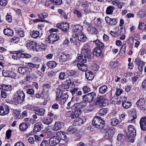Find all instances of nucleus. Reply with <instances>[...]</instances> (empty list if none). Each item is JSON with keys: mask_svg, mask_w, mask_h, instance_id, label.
Returning a JSON list of instances; mask_svg holds the SVG:
<instances>
[{"mask_svg": "<svg viewBox=\"0 0 146 146\" xmlns=\"http://www.w3.org/2000/svg\"><path fill=\"white\" fill-rule=\"evenodd\" d=\"M18 52L16 53L17 56L18 60L20 58H22V56L23 51L21 50H20L17 51Z\"/></svg>", "mask_w": 146, "mask_h": 146, "instance_id": "nucleus-59", "label": "nucleus"}, {"mask_svg": "<svg viewBox=\"0 0 146 146\" xmlns=\"http://www.w3.org/2000/svg\"><path fill=\"white\" fill-rule=\"evenodd\" d=\"M138 29L141 30H145L146 29V26L144 23L140 22L139 24Z\"/></svg>", "mask_w": 146, "mask_h": 146, "instance_id": "nucleus-49", "label": "nucleus"}, {"mask_svg": "<svg viewBox=\"0 0 146 146\" xmlns=\"http://www.w3.org/2000/svg\"><path fill=\"white\" fill-rule=\"evenodd\" d=\"M104 121L99 116L94 118L92 122L93 125L98 129L103 128L104 126Z\"/></svg>", "mask_w": 146, "mask_h": 146, "instance_id": "nucleus-5", "label": "nucleus"}, {"mask_svg": "<svg viewBox=\"0 0 146 146\" xmlns=\"http://www.w3.org/2000/svg\"><path fill=\"white\" fill-rule=\"evenodd\" d=\"M54 5L52 1L51 0H47L45 2V5L46 6L52 9H53L54 7Z\"/></svg>", "mask_w": 146, "mask_h": 146, "instance_id": "nucleus-38", "label": "nucleus"}, {"mask_svg": "<svg viewBox=\"0 0 146 146\" xmlns=\"http://www.w3.org/2000/svg\"><path fill=\"white\" fill-rule=\"evenodd\" d=\"M26 65L31 68H38L40 67L39 64H35L31 62L27 63Z\"/></svg>", "mask_w": 146, "mask_h": 146, "instance_id": "nucleus-50", "label": "nucleus"}, {"mask_svg": "<svg viewBox=\"0 0 146 146\" xmlns=\"http://www.w3.org/2000/svg\"><path fill=\"white\" fill-rule=\"evenodd\" d=\"M117 140L121 143V144L125 145L126 142L125 135L122 134H119L117 136Z\"/></svg>", "mask_w": 146, "mask_h": 146, "instance_id": "nucleus-22", "label": "nucleus"}, {"mask_svg": "<svg viewBox=\"0 0 146 146\" xmlns=\"http://www.w3.org/2000/svg\"><path fill=\"white\" fill-rule=\"evenodd\" d=\"M74 13L76 14L78 17L79 18L82 17V15L81 12L77 10H75L74 11Z\"/></svg>", "mask_w": 146, "mask_h": 146, "instance_id": "nucleus-61", "label": "nucleus"}, {"mask_svg": "<svg viewBox=\"0 0 146 146\" xmlns=\"http://www.w3.org/2000/svg\"><path fill=\"white\" fill-rule=\"evenodd\" d=\"M37 46V43L35 42L31 41L27 44V47L29 49H33V50L37 51L36 47Z\"/></svg>", "mask_w": 146, "mask_h": 146, "instance_id": "nucleus-17", "label": "nucleus"}, {"mask_svg": "<svg viewBox=\"0 0 146 146\" xmlns=\"http://www.w3.org/2000/svg\"><path fill=\"white\" fill-rule=\"evenodd\" d=\"M128 133L127 137L129 141L133 143L134 141V138L136 135V130L134 127L132 125H129L128 126Z\"/></svg>", "mask_w": 146, "mask_h": 146, "instance_id": "nucleus-4", "label": "nucleus"}, {"mask_svg": "<svg viewBox=\"0 0 146 146\" xmlns=\"http://www.w3.org/2000/svg\"><path fill=\"white\" fill-rule=\"evenodd\" d=\"M105 20L106 22L111 25H115L117 24V19H111L108 17H105Z\"/></svg>", "mask_w": 146, "mask_h": 146, "instance_id": "nucleus-23", "label": "nucleus"}, {"mask_svg": "<svg viewBox=\"0 0 146 146\" xmlns=\"http://www.w3.org/2000/svg\"><path fill=\"white\" fill-rule=\"evenodd\" d=\"M115 132V129L111 127L105 131L104 134V137L106 139H111L113 136Z\"/></svg>", "mask_w": 146, "mask_h": 146, "instance_id": "nucleus-8", "label": "nucleus"}, {"mask_svg": "<svg viewBox=\"0 0 146 146\" xmlns=\"http://www.w3.org/2000/svg\"><path fill=\"white\" fill-rule=\"evenodd\" d=\"M87 30L91 34H96L97 33V30L96 29L92 26L88 27Z\"/></svg>", "mask_w": 146, "mask_h": 146, "instance_id": "nucleus-46", "label": "nucleus"}, {"mask_svg": "<svg viewBox=\"0 0 146 146\" xmlns=\"http://www.w3.org/2000/svg\"><path fill=\"white\" fill-rule=\"evenodd\" d=\"M99 68V66L97 64L95 63L92 64L91 66L92 69L94 70H98Z\"/></svg>", "mask_w": 146, "mask_h": 146, "instance_id": "nucleus-55", "label": "nucleus"}, {"mask_svg": "<svg viewBox=\"0 0 146 146\" xmlns=\"http://www.w3.org/2000/svg\"><path fill=\"white\" fill-rule=\"evenodd\" d=\"M64 126L62 122L60 121H57L55 122L53 128V130L56 131L60 129Z\"/></svg>", "mask_w": 146, "mask_h": 146, "instance_id": "nucleus-20", "label": "nucleus"}, {"mask_svg": "<svg viewBox=\"0 0 146 146\" xmlns=\"http://www.w3.org/2000/svg\"><path fill=\"white\" fill-rule=\"evenodd\" d=\"M90 48V43H87L84 44L82 48L81 53L86 54V56H90L91 51Z\"/></svg>", "mask_w": 146, "mask_h": 146, "instance_id": "nucleus-9", "label": "nucleus"}, {"mask_svg": "<svg viewBox=\"0 0 146 146\" xmlns=\"http://www.w3.org/2000/svg\"><path fill=\"white\" fill-rule=\"evenodd\" d=\"M50 88V86L48 84H44L42 86L43 91L41 94L43 95L48 96Z\"/></svg>", "mask_w": 146, "mask_h": 146, "instance_id": "nucleus-16", "label": "nucleus"}, {"mask_svg": "<svg viewBox=\"0 0 146 146\" xmlns=\"http://www.w3.org/2000/svg\"><path fill=\"white\" fill-rule=\"evenodd\" d=\"M135 62H136L138 66H139L140 65H142L144 64L143 62L140 60L138 58H136L135 60Z\"/></svg>", "mask_w": 146, "mask_h": 146, "instance_id": "nucleus-58", "label": "nucleus"}, {"mask_svg": "<svg viewBox=\"0 0 146 146\" xmlns=\"http://www.w3.org/2000/svg\"><path fill=\"white\" fill-rule=\"evenodd\" d=\"M145 100L142 98H140L137 102L136 104L138 108L143 106L145 104Z\"/></svg>", "mask_w": 146, "mask_h": 146, "instance_id": "nucleus-33", "label": "nucleus"}, {"mask_svg": "<svg viewBox=\"0 0 146 146\" xmlns=\"http://www.w3.org/2000/svg\"><path fill=\"white\" fill-rule=\"evenodd\" d=\"M56 137L61 140L66 141L68 140V135L66 133L63 131H58L55 134Z\"/></svg>", "mask_w": 146, "mask_h": 146, "instance_id": "nucleus-12", "label": "nucleus"}, {"mask_svg": "<svg viewBox=\"0 0 146 146\" xmlns=\"http://www.w3.org/2000/svg\"><path fill=\"white\" fill-rule=\"evenodd\" d=\"M119 64L118 61L111 62L110 63V65L111 67L114 68L118 66Z\"/></svg>", "mask_w": 146, "mask_h": 146, "instance_id": "nucleus-51", "label": "nucleus"}, {"mask_svg": "<svg viewBox=\"0 0 146 146\" xmlns=\"http://www.w3.org/2000/svg\"><path fill=\"white\" fill-rule=\"evenodd\" d=\"M48 15L47 13L44 12L42 14H40L38 15V17L41 19H43L47 17Z\"/></svg>", "mask_w": 146, "mask_h": 146, "instance_id": "nucleus-53", "label": "nucleus"}, {"mask_svg": "<svg viewBox=\"0 0 146 146\" xmlns=\"http://www.w3.org/2000/svg\"><path fill=\"white\" fill-rule=\"evenodd\" d=\"M93 42H95L96 45L98 46L97 47H99V48H102L104 46V44L103 43H102L99 40H96L93 41Z\"/></svg>", "mask_w": 146, "mask_h": 146, "instance_id": "nucleus-47", "label": "nucleus"}, {"mask_svg": "<svg viewBox=\"0 0 146 146\" xmlns=\"http://www.w3.org/2000/svg\"><path fill=\"white\" fill-rule=\"evenodd\" d=\"M106 100L103 96H100L97 98L96 102L95 103V105L98 108H100L103 106L104 104L106 103Z\"/></svg>", "mask_w": 146, "mask_h": 146, "instance_id": "nucleus-10", "label": "nucleus"}, {"mask_svg": "<svg viewBox=\"0 0 146 146\" xmlns=\"http://www.w3.org/2000/svg\"><path fill=\"white\" fill-rule=\"evenodd\" d=\"M82 27L79 25H74L72 26L73 30L76 36L82 33Z\"/></svg>", "mask_w": 146, "mask_h": 146, "instance_id": "nucleus-13", "label": "nucleus"}, {"mask_svg": "<svg viewBox=\"0 0 146 146\" xmlns=\"http://www.w3.org/2000/svg\"><path fill=\"white\" fill-rule=\"evenodd\" d=\"M41 120L43 123L47 125L50 124L53 121L52 119L50 117L42 118Z\"/></svg>", "mask_w": 146, "mask_h": 146, "instance_id": "nucleus-25", "label": "nucleus"}, {"mask_svg": "<svg viewBox=\"0 0 146 146\" xmlns=\"http://www.w3.org/2000/svg\"><path fill=\"white\" fill-rule=\"evenodd\" d=\"M86 54H83V55H80L78 57V60L80 62L82 63H85L87 62V58H89L90 57V56H86Z\"/></svg>", "mask_w": 146, "mask_h": 146, "instance_id": "nucleus-24", "label": "nucleus"}, {"mask_svg": "<svg viewBox=\"0 0 146 146\" xmlns=\"http://www.w3.org/2000/svg\"><path fill=\"white\" fill-rule=\"evenodd\" d=\"M85 76L86 78L89 80H92L94 77V75L91 71L86 72Z\"/></svg>", "mask_w": 146, "mask_h": 146, "instance_id": "nucleus-29", "label": "nucleus"}, {"mask_svg": "<svg viewBox=\"0 0 146 146\" xmlns=\"http://www.w3.org/2000/svg\"><path fill=\"white\" fill-rule=\"evenodd\" d=\"M96 97V94L95 92H92L84 95L82 96L83 101L88 102H92L94 99Z\"/></svg>", "mask_w": 146, "mask_h": 146, "instance_id": "nucleus-6", "label": "nucleus"}, {"mask_svg": "<svg viewBox=\"0 0 146 146\" xmlns=\"http://www.w3.org/2000/svg\"><path fill=\"white\" fill-rule=\"evenodd\" d=\"M7 3V0H0V5L2 6H5Z\"/></svg>", "mask_w": 146, "mask_h": 146, "instance_id": "nucleus-60", "label": "nucleus"}, {"mask_svg": "<svg viewBox=\"0 0 146 146\" xmlns=\"http://www.w3.org/2000/svg\"><path fill=\"white\" fill-rule=\"evenodd\" d=\"M67 74L70 76H74L75 77L76 72L74 70H68L67 71Z\"/></svg>", "mask_w": 146, "mask_h": 146, "instance_id": "nucleus-48", "label": "nucleus"}, {"mask_svg": "<svg viewBox=\"0 0 146 146\" xmlns=\"http://www.w3.org/2000/svg\"><path fill=\"white\" fill-rule=\"evenodd\" d=\"M82 89L84 94L88 93L90 91V88L87 86H84L83 88Z\"/></svg>", "mask_w": 146, "mask_h": 146, "instance_id": "nucleus-56", "label": "nucleus"}, {"mask_svg": "<svg viewBox=\"0 0 146 146\" xmlns=\"http://www.w3.org/2000/svg\"><path fill=\"white\" fill-rule=\"evenodd\" d=\"M76 118V119L74 120L73 123L74 125H81L86 121V118L84 117H82L81 118L77 117Z\"/></svg>", "mask_w": 146, "mask_h": 146, "instance_id": "nucleus-14", "label": "nucleus"}, {"mask_svg": "<svg viewBox=\"0 0 146 146\" xmlns=\"http://www.w3.org/2000/svg\"><path fill=\"white\" fill-rule=\"evenodd\" d=\"M41 146H48V142L46 140H44L40 144Z\"/></svg>", "mask_w": 146, "mask_h": 146, "instance_id": "nucleus-63", "label": "nucleus"}, {"mask_svg": "<svg viewBox=\"0 0 146 146\" xmlns=\"http://www.w3.org/2000/svg\"><path fill=\"white\" fill-rule=\"evenodd\" d=\"M28 127L27 124L26 123H23L20 125L19 128L22 131L26 130Z\"/></svg>", "mask_w": 146, "mask_h": 146, "instance_id": "nucleus-44", "label": "nucleus"}, {"mask_svg": "<svg viewBox=\"0 0 146 146\" xmlns=\"http://www.w3.org/2000/svg\"><path fill=\"white\" fill-rule=\"evenodd\" d=\"M2 74L5 77L12 78L15 77L16 76V74L12 72L4 70H3Z\"/></svg>", "mask_w": 146, "mask_h": 146, "instance_id": "nucleus-19", "label": "nucleus"}, {"mask_svg": "<svg viewBox=\"0 0 146 146\" xmlns=\"http://www.w3.org/2000/svg\"><path fill=\"white\" fill-rule=\"evenodd\" d=\"M78 36V39L79 40L83 42L86 41L87 39L85 35L83 34L82 33L79 35Z\"/></svg>", "mask_w": 146, "mask_h": 146, "instance_id": "nucleus-42", "label": "nucleus"}, {"mask_svg": "<svg viewBox=\"0 0 146 146\" xmlns=\"http://www.w3.org/2000/svg\"><path fill=\"white\" fill-rule=\"evenodd\" d=\"M45 112V110L43 108L36 109L35 110V113L40 116H43Z\"/></svg>", "mask_w": 146, "mask_h": 146, "instance_id": "nucleus-30", "label": "nucleus"}, {"mask_svg": "<svg viewBox=\"0 0 146 146\" xmlns=\"http://www.w3.org/2000/svg\"><path fill=\"white\" fill-rule=\"evenodd\" d=\"M86 105V103L82 102L79 103L75 104L72 106V109L74 110V111H73L74 113V116L78 117L79 115L82 113V110L81 109L84 107Z\"/></svg>", "mask_w": 146, "mask_h": 146, "instance_id": "nucleus-3", "label": "nucleus"}, {"mask_svg": "<svg viewBox=\"0 0 146 146\" xmlns=\"http://www.w3.org/2000/svg\"><path fill=\"white\" fill-rule=\"evenodd\" d=\"M74 113L73 111H69L67 112L65 114V115L66 117H71L72 118H75L77 117L76 116H74Z\"/></svg>", "mask_w": 146, "mask_h": 146, "instance_id": "nucleus-43", "label": "nucleus"}, {"mask_svg": "<svg viewBox=\"0 0 146 146\" xmlns=\"http://www.w3.org/2000/svg\"><path fill=\"white\" fill-rule=\"evenodd\" d=\"M12 132V130L9 129L6 132V136L7 138L9 139L10 138L11 133Z\"/></svg>", "mask_w": 146, "mask_h": 146, "instance_id": "nucleus-62", "label": "nucleus"}, {"mask_svg": "<svg viewBox=\"0 0 146 146\" xmlns=\"http://www.w3.org/2000/svg\"><path fill=\"white\" fill-rule=\"evenodd\" d=\"M25 95L23 91L19 89L14 94L13 99L15 104L19 105L22 104L25 101Z\"/></svg>", "mask_w": 146, "mask_h": 146, "instance_id": "nucleus-1", "label": "nucleus"}, {"mask_svg": "<svg viewBox=\"0 0 146 146\" xmlns=\"http://www.w3.org/2000/svg\"><path fill=\"white\" fill-rule=\"evenodd\" d=\"M111 124L113 126H115L121 123L120 121H119L115 117L111 118Z\"/></svg>", "mask_w": 146, "mask_h": 146, "instance_id": "nucleus-36", "label": "nucleus"}, {"mask_svg": "<svg viewBox=\"0 0 146 146\" xmlns=\"http://www.w3.org/2000/svg\"><path fill=\"white\" fill-rule=\"evenodd\" d=\"M70 55L69 54H65L63 53L59 58L62 61H66L70 59Z\"/></svg>", "mask_w": 146, "mask_h": 146, "instance_id": "nucleus-32", "label": "nucleus"}, {"mask_svg": "<svg viewBox=\"0 0 146 146\" xmlns=\"http://www.w3.org/2000/svg\"><path fill=\"white\" fill-rule=\"evenodd\" d=\"M69 29V24L68 23H65L63 24L62 30L64 32H67Z\"/></svg>", "mask_w": 146, "mask_h": 146, "instance_id": "nucleus-40", "label": "nucleus"}, {"mask_svg": "<svg viewBox=\"0 0 146 146\" xmlns=\"http://www.w3.org/2000/svg\"><path fill=\"white\" fill-rule=\"evenodd\" d=\"M102 53V50L100 48L96 47L94 49L93 54L95 55L98 57L100 56Z\"/></svg>", "mask_w": 146, "mask_h": 146, "instance_id": "nucleus-34", "label": "nucleus"}, {"mask_svg": "<svg viewBox=\"0 0 146 146\" xmlns=\"http://www.w3.org/2000/svg\"><path fill=\"white\" fill-rule=\"evenodd\" d=\"M40 33L38 31H31L30 33L31 36L33 38H36L39 36Z\"/></svg>", "mask_w": 146, "mask_h": 146, "instance_id": "nucleus-39", "label": "nucleus"}, {"mask_svg": "<svg viewBox=\"0 0 146 146\" xmlns=\"http://www.w3.org/2000/svg\"><path fill=\"white\" fill-rule=\"evenodd\" d=\"M56 100L58 101L62 104H64L68 97L67 93L65 91H62L61 87L56 89Z\"/></svg>", "mask_w": 146, "mask_h": 146, "instance_id": "nucleus-2", "label": "nucleus"}, {"mask_svg": "<svg viewBox=\"0 0 146 146\" xmlns=\"http://www.w3.org/2000/svg\"><path fill=\"white\" fill-rule=\"evenodd\" d=\"M9 111V106L5 104H2L0 106V115H4L8 114Z\"/></svg>", "mask_w": 146, "mask_h": 146, "instance_id": "nucleus-11", "label": "nucleus"}, {"mask_svg": "<svg viewBox=\"0 0 146 146\" xmlns=\"http://www.w3.org/2000/svg\"><path fill=\"white\" fill-rule=\"evenodd\" d=\"M0 89L7 91H10L12 90V86L10 85L2 84L0 85Z\"/></svg>", "mask_w": 146, "mask_h": 146, "instance_id": "nucleus-27", "label": "nucleus"}, {"mask_svg": "<svg viewBox=\"0 0 146 146\" xmlns=\"http://www.w3.org/2000/svg\"><path fill=\"white\" fill-rule=\"evenodd\" d=\"M3 33L5 35L12 36L13 35V31L10 29L6 28L4 29Z\"/></svg>", "mask_w": 146, "mask_h": 146, "instance_id": "nucleus-28", "label": "nucleus"}, {"mask_svg": "<svg viewBox=\"0 0 146 146\" xmlns=\"http://www.w3.org/2000/svg\"><path fill=\"white\" fill-rule=\"evenodd\" d=\"M57 64L55 61H50L47 62L46 65L49 68H53L55 67Z\"/></svg>", "mask_w": 146, "mask_h": 146, "instance_id": "nucleus-35", "label": "nucleus"}, {"mask_svg": "<svg viewBox=\"0 0 146 146\" xmlns=\"http://www.w3.org/2000/svg\"><path fill=\"white\" fill-rule=\"evenodd\" d=\"M42 124L40 122L36 123L34 127L33 132H36L40 131L42 128Z\"/></svg>", "mask_w": 146, "mask_h": 146, "instance_id": "nucleus-26", "label": "nucleus"}, {"mask_svg": "<svg viewBox=\"0 0 146 146\" xmlns=\"http://www.w3.org/2000/svg\"><path fill=\"white\" fill-rule=\"evenodd\" d=\"M31 70V69L26 67H19L18 70V72L22 74H26L28 72Z\"/></svg>", "mask_w": 146, "mask_h": 146, "instance_id": "nucleus-18", "label": "nucleus"}, {"mask_svg": "<svg viewBox=\"0 0 146 146\" xmlns=\"http://www.w3.org/2000/svg\"><path fill=\"white\" fill-rule=\"evenodd\" d=\"M107 87L106 85L100 87V92L102 94L105 93L107 91Z\"/></svg>", "mask_w": 146, "mask_h": 146, "instance_id": "nucleus-45", "label": "nucleus"}, {"mask_svg": "<svg viewBox=\"0 0 146 146\" xmlns=\"http://www.w3.org/2000/svg\"><path fill=\"white\" fill-rule=\"evenodd\" d=\"M77 66L79 69L83 71H86L87 70V66L82 63H78Z\"/></svg>", "mask_w": 146, "mask_h": 146, "instance_id": "nucleus-31", "label": "nucleus"}, {"mask_svg": "<svg viewBox=\"0 0 146 146\" xmlns=\"http://www.w3.org/2000/svg\"><path fill=\"white\" fill-rule=\"evenodd\" d=\"M142 87L143 90L146 91V79L144 80L142 82Z\"/></svg>", "mask_w": 146, "mask_h": 146, "instance_id": "nucleus-64", "label": "nucleus"}, {"mask_svg": "<svg viewBox=\"0 0 146 146\" xmlns=\"http://www.w3.org/2000/svg\"><path fill=\"white\" fill-rule=\"evenodd\" d=\"M59 38V36L57 34L52 33L48 36L46 39V41L49 43L52 44L57 41Z\"/></svg>", "mask_w": 146, "mask_h": 146, "instance_id": "nucleus-7", "label": "nucleus"}, {"mask_svg": "<svg viewBox=\"0 0 146 146\" xmlns=\"http://www.w3.org/2000/svg\"><path fill=\"white\" fill-rule=\"evenodd\" d=\"M17 33L18 35L21 37H23L25 35L24 31L23 30H18Z\"/></svg>", "mask_w": 146, "mask_h": 146, "instance_id": "nucleus-57", "label": "nucleus"}, {"mask_svg": "<svg viewBox=\"0 0 146 146\" xmlns=\"http://www.w3.org/2000/svg\"><path fill=\"white\" fill-rule=\"evenodd\" d=\"M146 13V12L145 10H140L139 12L138 15L140 17L143 18L145 17Z\"/></svg>", "mask_w": 146, "mask_h": 146, "instance_id": "nucleus-52", "label": "nucleus"}, {"mask_svg": "<svg viewBox=\"0 0 146 146\" xmlns=\"http://www.w3.org/2000/svg\"><path fill=\"white\" fill-rule=\"evenodd\" d=\"M114 8L111 6H109L107 8L106 13L107 15L111 14L113 12Z\"/></svg>", "mask_w": 146, "mask_h": 146, "instance_id": "nucleus-41", "label": "nucleus"}, {"mask_svg": "<svg viewBox=\"0 0 146 146\" xmlns=\"http://www.w3.org/2000/svg\"><path fill=\"white\" fill-rule=\"evenodd\" d=\"M141 129L143 130H146V118L141 117L139 122Z\"/></svg>", "mask_w": 146, "mask_h": 146, "instance_id": "nucleus-21", "label": "nucleus"}, {"mask_svg": "<svg viewBox=\"0 0 146 146\" xmlns=\"http://www.w3.org/2000/svg\"><path fill=\"white\" fill-rule=\"evenodd\" d=\"M122 105L123 107L125 109H128L131 107L132 103L129 101H127L124 103H122Z\"/></svg>", "mask_w": 146, "mask_h": 146, "instance_id": "nucleus-37", "label": "nucleus"}, {"mask_svg": "<svg viewBox=\"0 0 146 146\" xmlns=\"http://www.w3.org/2000/svg\"><path fill=\"white\" fill-rule=\"evenodd\" d=\"M59 143L60 139L56 137L55 135L50 138L49 141V144L52 146H55Z\"/></svg>", "mask_w": 146, "mask_h": 146, "instance_id": "nucleus-15", "label": "nucleus"}, {"mask_svg": "<svg viewBox=\"0 0 146 146\" xmlns=\"http://www.w3.org/2000/svg\"><path fill=\"white\" fill-rule=\"evenodd\" d=\"M107 111L105 108L102 109L100 110L99 112V114L100 115H104L106 113Z\"/></svg>", "mask_w": 146, "mask_h": 146, "instance_id": "nucleus-54", "label": "nucleus"}]
</instances>
